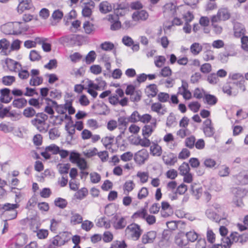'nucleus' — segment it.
Masks as SVG:
<instances>
[{"label": "nucleus", "instance_id": "1", "mask_svg": "<svg viewBox=\"0 0 248 248\" xmlns=\"http://www.w3.org/2000/svg\"><path fill=\"white\" fill-rule=\"evenodd\" d=\"M1 31L5 34H19L27 30L24 23L8 22L1 26Z\"/></svg>", "mask_w": 248, "mask_h": 248}, {"label": "nucleus", "instance_id": "2", "mask_svg": "<svg viewBox=\"0 0 248 248\" xmlns=\"http://www.w3.org/2000/svg\"><path fill=\"white\" fill-rule=\"evenodd\" d=\"M206 214L209 218L218 223L221 220L226 219L228 217L227 214L224 212L223 208L218 204L215 205L213 207L207 210Z\"/></svg>", "mask_w": 248, "mask_h": 248}, {"label": "nucleus", "instance_id": "3", "mask_svg": "<svg viewBox=\"0 0 248 248\" xmlns=\"http://www.w3.org/2000/svg\"><path fill=\"white\" fill-rule=\"evenodd\" d=\"M142 230L140 226L135 223L128 225L125 230V235L129 239L137 241L140 238Z\"/></svg>", "mask_w": 248, "mask_h": 248}, {"label": "nucleus", "instance_id": "4", "mask_svg": "<svg viewBox=\"0 0 248 248\" xmlns=\"http://www.w3.org/2000/svg\"><path fill=\"white\" fill-rule=\"evenodd\" d=\"M48 116L45 113H38L35 117L31 121V124L34 125L40 132H43L47 131V124L46 121Z\"/></svg>", "mask_w": 248, "mask_h": 248}, {"label": "nucleus", "instance_id": "5", "mask_svg": "<svg viewBox=\"0 0 248 248\" xmlns=\"http://www.w3.org/2000/svg\"><path fill=\"white\" fill-rule=\"evenodd\" d=\"M145 124L142 128V135L143 137L149 139L156 128L157 120L151 115L150 120Z\"/></svg>", "mask_w": 248, "mask_h": 248}, {"label": "nucleus", "instance_id": "6", "mask_svg": "<svg viewBox=\"0 0 248 248\" xmlns=\"http://www.w3.org/2000/svg\"><path fill=\"white\" fill-rule=\"evenodd\" d=\"M69 161L73 164H75L81 170H84L88 168L87 162L85 159L81 157L79 153L72 151L69 155Z\"/></svg>", "mask_w": 248, "mask_h": 248}, {"label": "nucleus", "instance_id": "7", "mask_svg": "<svg viewBox=\"0 0 248 248\" xmlns=\"http://www.w3.org/2000/svg\"><path fill=\"white\" fill-rule=\"evenodd\" d=\"M181 7V5L177 6L173 2L166 3L163 7V13L165 16L172 18L174 16H178V11Z\"/></svg>", "mask_w": 248, "mask_h": 248}, {"label": "nucleus", "instance_id": "8", "mask_svg": "<svg viewBox=\"0 0 248 248\" xmlns=\"http://www.w3.org/2000/svg\"><path fill=\"white\" fill-rule=\"evenodd\" d=\"M151 119V115L148 113H145L143 115H140L137 110L134 111L130 115L128 118L130 122L132 123H136L140 122L143 124H145Z\"/></svg>", "mask_w": 248, "mask_h": 248}, {"label": "nucleus", "instance_id": "9", "mask_svg": "<svg viewBox=\"0 0 248 248\" xmlns=\"http://www.w3.org/2000/svg\"><path fill=\"white\" fill-rule=\"evenodd\" d=\"M106 19L110 24V29L111 30L117 31L122 28V23L118 15L108 14L107 16Z\"/></svg>", "mask_w": 248, "mask_h": 248}, {"label": "nucleus", "instance_id": "10", "mask_svg": "<svg viewBox=\"0 0 248 248\" xmlns=\"http://www.w3.org/2000/svg\"><path fill=\"white\" fill-rule=\"evenodd\" d=\"M202 130L206 137H212L215 133V128L211 119H206L202 124Z\"/></svg>", "mask_w": 248, "mask_h": 248}, {"label": "nucleus", "instance_id": "11", "mask_svg": "<svg viewBox=\"0 0 248 248\" xmlns=\"http://www.w3.org/2000/svg\"><path fill=\"white\" fill-rule=\"evenodd\" d=\"M149 155L147 149L143 148L137 152L134 155V160L136 164L141 165L149 158Z\"/></svg>", "mask_w": 248, "mask_h": 248}, {"label": "nucleus", "instance_id": "12", "mask_svg": "<svg viewBox=\"0 0 248 248\" xmlns=\"http://www.w3.org/2000/svg\"><path fill=\"white\" fill-rule=\"evenodd\" d=\"M178 16H181L185 22H191L194 18V16L189 8L185 5H181L178 11Z\"/></svg>", "mask_w": 248, "mask_h": 248}, {"label": "nucleus", "instance_id": "13", "mask_svg": "<svg viewBox=\"0 0 248 248\" xmlns=\"http://www.w3.org/2000/svg\"><path fill=\"white\" fill-rule=\"evenodd\" d=\"M188 84L186 81H182V85L178 89L177 94L182 95L183 98L188 100L192 98V93L188 89Z\"/></svg>", "mask_w": 248, "mask_h": 248}, {"label": "nucleus", "instance_id": "14", "mask_svg": "<svg viewBox=\"0 0 248 248\" xmlns=\"http://www.w3.org/2000/svg\"><path fill=\"white\" fill-rule=\"evenodd\" d=\"M45 100L46 106L44 108V111L50 115V117L51 118L55 113L54 109L55 108L56 101L47 97L45 98Z\"/></svg>", "mask_w": 248, "mask_h": 248}, {"label": "nucleus", "instance_id": "15", "mask_svg": "<svg viewBox=\"0 0 248 248\" xmlns=\"http://www.w3.org/2000/svg\"><path fill=\"white\" fill-rule=\"evenodd\" d=\"M232 181L235 185H246L248 183V175L245 172H240L233 176Z\"/></svg>", "mask_w": 248, "mask_h": 248}, {"label": "nucleus", "instance_id": "16", "mask_svg": "<svg viewBox=\"0 0 248 248\" xmlns=\"http://www.w3.org/2000/svg\"><path fill=\"white\" fill-rule=\"evenodd\" d=\"M148 13L145 10H141L134 12L132 15L133 21L136 22L146 21L149 17Z\"/></svg>", "mask_w": 248, "mask_h": 248}, {"label": "nucleus", "instance_id": "17", "mask_svg": "<svg viewBox=\"0 0 248 248\" xmlns=\"http://www.w3.org/2000/svg\"><path fill=\"white\" fill-rule=\"evenodd\" d=\"M69 217V223L71 226H76L81 224L82 222V216L75 210L70 211Z\"/></svg>", "mask_w": 248, "mask_h": 248}, {"label": "nucleus", "instance_id": "18", "mask_svg": "<svg viewBox=\"0 0 248 248\" xmlns=\"http://www.w3.org/2000/svg\"><path fill=\"white\" fill-rule=\"evenodd\" d=\"M124 96V92L121 88H118L115 91V94H110L108 99V102L111 105L116 106L118 104L119 98H122Z\"/></svg>", "mask_w": 248, "mask_h": 248}, {"label": "nucleus", "instance_id": "19", "mask_svg": "<svg viewBox=\"0 0 248 248\" xmlns=\"http://www.w3.org/2000/svg\"><path fill=\"white\" fill-rule=\"evenodd\" d=\"M222 91L224 93L227 94L229 96H236L238 93V90L235 88L233 82H227L223 87Z\"/></svg>", "mask_w": 248, "mask_h": 248}, {"label": "nucleus", "instance_id": "20", "mask_svg": "<svg viewBox=\"0 0 248 248\" xmlns=\"http://www.w3.org/2000/svg\"><path fill=\"white\" fill-rule=\"evenodd\" d=\"M161 214L163 217H167L173 214V210L169 203L167 202L163 201L161 202Z\"/></svg>", "mask_w": 248, "mask_h": 248}, {"label": "nucleus", "instance_id": "21", "mask_svg": "<svg viewBox=\"0 0 248 248\" xmlns=\"http://www.w3.org/2000/svg\"><path fill=\"white\" fill-rule=\"evenodd\" d=\"M85 6L82 10V16L84 17H90L92 14V9L94 7V2L91 0L84 3Z\"/></svg>", "mask_w": 248, "mask_h": 248}, {"label": "nucleus", "instance_id": "22", "mask_svg": "<svg viewBox=\"0 0 248 248\" xmlns=\"http://www.w3.org/2000/svg\"><path fill=\"white\" fill-rule=\"evenodd\" d=\"M162 159L165 164L170 166L174 165L177 161L176 155L172 153H165Z\"/></svg>", "mask_w": 248, "mask_h": 248}, {"label": "nucleus", "instance_id": "23", "mask_svg": "<svg viewBox=\"0 0 248 248\" xmlns=\"http://www.w3.org/2000/svg\"><path fill=\"white\" fill-rule=\"evenodd\" d=\"M246 33V30L243 25L240 23H236L234 25L233 35L235 38H241L243 36H245Z\"/></svg>", "mask_w": 248, "mask_h": 248}, {"label": "nucleus", "instance_id": "24", "mask_svg": "<svg viewBox=\"0 0 248 248\" xmlns=\"http://www.w3.org/2000/svg\"><path fill=\"white\" fill-rule=\"evenodd\" d=\"M5 63L8 69L12 72H17L21 66L19 62L10 58L5 60Z\"/></svg>", "mask_w": 248, "mask_h": 248}, {"label": "nucleus", "instance_id": "25", "mask_svg": "<svg viewBox=\"0 0 248 248\" xmlns=\"http://www.w3.org/2000/svg\"><path fill=\"white\" fill-rule=\"evenodd\" d=\"M156 237V232L154 231L148 232L144 234L141 238L142 243L146 244L152 243L154 242Z\"/></svg>", "mask_w": 248, "mask_h": 248}, {"label": "nucleus", "instance_id": "26", "mask_svg": "<svg viewBox=\"0 0 248 248\" xmlns=\"http://www.w3.org/2000/svg\"><path fill=\"white\" fill-rule=\"evenodd\" d=\"M0 101L2 103H9L12 99V96L10 95V90L8 88H4L0 91Z\"/></svg>", "mask_w": 248, "mask_h": 248}, {"label": "nucleus", "instance_id": "27", "mask_svg": "<svg viewBox=\"0 0 248 248\" xmlns=\"http://www.w3.org/2000/svg\"><path fill=\"white\" fill-rule=\"evenodd\" d=\"M19 4L17 7L18 13L21 14L24 11L31 8V0H19Z\"/></svg>", "mask_w": 248, "mask_h": 248}, {"label": "nucleus", "instance_id": "28", "mask_svg": "<svg viewBox=\"0 0 248 248\" xmlns=\"http://www.w3.org/2000/svg\"><path fill=\"white\" fill-rule=\"evenodd\" d=\"M136 186L135 183L133 180L126 181L123 185V193L125 195H128L132 192Z\"/></svg>", "mask_w": 248, "mask_h": 248}, {"label": "nucleus", "instance_id": "29", "mask_svg": "<svg viewBox=\"0 0 248 248\" xmlns=\"http://www.w3.org/2000/svg\"><path fill=\"white\" fill-rule=\"evenodd\" d=\"M151 141L149 139L143 137L141 138L140 136H138L135 138L134 144L137 146L140 145L143 147H148L151 145Z\"/></svg>", "mask_w": 248, "mask_h": 248}, {"label": "nucleus", "instance_id": "30", "mask_svg": "<svg viewBox=\"0 0 248 248\" xmlns=\"http://www.w3.org/2000/svg\"><path fill=\"white\" fill-rule=\"evenodd\" d=\"M158 91L157 87L155 84H151L147 86L145 89V92L149 97H155Z\"/></svg>", "mask_w": 248, "mask_h": 248}, {"label": "nucleus", "instance_id": "31", "mask_svg": "<svg viewBox=\"0 0 248 248\" xmlns=\"http://www.w3.org/2000/svg\"><path fill=\"white\" fill-rule=\"evenodd\" d=\"M203 100L205 104L213 106L217 103L218 98L216 96L206 93Z\"/></svg>", "mask_w": 248, "mask_h": 248}, {"label": "nucleus", "instance_id": "32", "mask_svg": "<svg viewBox=\"0 0 248 248\" xmlns=\"http://www.w3.org/2000/svg\"><path fill=\"white\" fill-rule=\"evenodd\" d=\"M71 233L68 232H63L56 235L60 246H63L68 243L71 240Z\"/></svg>", "mask_w": 248, "mask_h": 248}, {"label": "nucleus", "instance_id": "33", "mask_svg": "<svg viewBox=\"0 0 248 248\" xmlns=\"http://www.w3.org/2000/svg\"><path fill=\"white\" fill-rule=\"evenodd\" d=\"M150 151L153 156H160L162 153V147L157 143L154 142L150 146Z\"/></svg>", "mask_w": 248, "mask_h": 248}, {"label": "nucleus", "instance_id": "34", "mask_svg": "<svg viewBox=\"0 0 248 248\" xmlns=\"http://www.w3.org/2000/svg\"><path fill=\"white\" fill-rule=\"evenodd\" d=\"M114 141V137L112 136H106L101 139V142L106 149L111 148Z\"/></svg>", "mask_w": 248, "mask_h": 248}, {"label": "nucleus", "instance_id": "35", "mask_svg": "<svg viewBox=\"0 0 248 248\" xmlns=\"http://www.w3.org/2000/svg\"><path fill=\"white\" fill-rule=\"evenodd\" d=\"M99 10L100 12L104 14L108 13L112 10V6L107 1L101 2L99 5Z\"/></svg>", "mask_w": 248, "mask_h": 248}, {"label": "nucleus", "instance_id": "36", "mask_svg": "<svg viewBox=\"0 0 248 248\" xmlns=\"http://www.w3.org/2000/svg\"><path fill=\"white\" fill-rule=\"evenodd\" d=\"M202 50V46L199 43H193L190 47V50L191 53L194 56L199 55Z\"/></svg>", "mask_w": 248, "mask_h": 248}, {"label": "nucleus", "instance_id": "37", "mask_svg": "<svg viewBox=\"0 0 248 248\" xmlns=\"http://www.w3.org/2000/svg\"><path fill=\"white\" fill-rule=\"evenodd\" d=\"M216 161L211 157H205L203 159V166L208 169H213L217 165Z\"/></svg>", "mask_w": 248, "mask_h": 248}, {"label": "nucleus", "instance_id": "38", "mask_svg": "<svg viewBox=\"0 0 248 248\" xmlns=\"http://www.w3.org/2000/svg\"><path fill=\"white\" fill-rule=\"evenodd\" d=\"M147 215V211L144 208H142L140 210L135 212L132 216L131 217L133 219L138 218L145 219V217Z\"/></svg>", "mask_w": 248, "mask_h": 248}, {"label": "nucleus", "instance_id": "39", "mask_svg": "<svg viewBox=\"0 0 248 248\" xmlns=\"http://www.w3.org/2000/svg\"><path fill=\"white\" fill-rule=\"evenodd\" d=\"M54 203L56 207L63 209L67 207L68 202L66 199L58 197L55 199Z\"/></svg>", "mask_w": 248, "mask_h": 248}, {"label": "nucleus", "instance_id": "40", "mask_svg": "<svg viewBox=\"0 0 248 248\" xmlns=\"http://www.w3.org/2000/svg\"><path fill=\"white\" fill-rule=\"evenodd\" d=\"M74 194V197L78 200L83 199L88 194V190L85 187L78 189Z\"/></svg>", "mask_w": 248, "mask_h": 248}, {"label": "nucleus", "instance_id": "41", "mask_svg": "<svg viewBox=\"0 0 248 248\" xmlns=\"http://www.w3.org/2000/svg\"><path fill=\"white\" fill-rule=\"evenodd\" d=\"M126 218L125 217H121L116 222L114 223L113 227L117 230L123 229L126 226Z\"/></svg>", "mask_w": 248, "mask_h": 248}, {"label": "nucleus", "instance_id": "42", "mask_svg": "<svg viewBox=\"0 0 248 248\" xmlns=\"http://www.w3.org/2000/svg\"><path fill=\"white\" fill-rule=\"evenodd\" d=\"M71 120L72 117L68 114L60 115L55 117L54 123L57 125H61L64 121L67 120L70 121Z\"/></svg>", "mask_w": 248, "mask_h": 248}, {"label": "nucleus", "instance_id": "43", "mask_svg": "<svg viewBox=\"0 0 248 248\" xmlns=\"http://www.w3.org/2000/svg\"><path fill=\"white\" fill-rule=\"evenodd\" d=\"M206 92L202 88H196L193 91V97L198 99L204 98Z\"/></svg>", "mask_w": 248, "mask_h": 248}, {"label": "nucleus", "instance_id": "44", "mask_svg": "<svg viewBox=\"0 0 248 248\" xmlns=\"http://www.w3.org/2000/svg\"><path fill=\"white\" fill-rule=\"evenodd\" d=\"M196 141V138L194 135H191L186 138L185 140V145L190 149L194 147Z\"/></svg>", "mask_w": 248, "mask_h": 248}, {"label": "nucleus", "instance_id": "45", "mask_svg": "<svg viewBox=\"0 0 248 248\" xmlns=\"http://www.w3.org/2000/svg\"><path fill=\"white\" fill-rule=\"evenodd\" d=\"M166 62V59L164 56H156L154 59L155 65L158 68L162 67L165 64Z\"/></svg>", "mask_w": 248, "mask_h": 248}, {"label": "nucleus", "instance_id": "46", "mask_svg": "<svg viewBox=\"0 0 248 248\" xmlns=\"http://www.w3.org/2000/svg\"><path fill=\"white\" fill-rule=\"evenodd\" d=\"M27 103L26 99L23 98H20L15 99L13 101L12 104L14 107L21 108L25 106Z\"/></svg>", "mask_w": 248, "mask_h": 248}, {"label": "nucleus", "instance_id": "47", "mask_svg": "<svg viewBox=\"0 0 248 248\" xmlns=\"http://www.w3.org/2000/svg\"><path fill=\"white\" fill-rule=\"evenodd\" d=\"M215 59L214 51L211 49H206L203 53V59L205 61L214 60Z\"/></svg>", "mask_w": 248, "mask_h": 248}, {"label": "nucleus", "instance_id": "48", "mask_svg": "<svg viewBox=\"0 0 248 248\" xmlns=\"http://www.w3.org/2000/svg\"><path fill=\"white\" fill-rule=\"evenodd\" d=\"M217 14L222 21H225L230 17V14L227 9L221 8L218 10Z\"/></svg>", "mask_w": 248, "mask_h": 248}, {"label": "nucleus", "instance_id": "49", "mask_svg": "<svg viewBox=\"0 0 248 248\" xmlns=\"http://www.w3.org/2000/svg\"><path fill=\"white\" fill-rule=\"evenodd\" d=\"M98 149L96 147H93L87 149L83 152V155L87 158H91L97 155Z\"/></svg>", "mask_w": 248, "mask_h": 248}, {"label": "nucleus", "instance_id": "50", "mask_svg": "<svg viewBox=\"0 0 248 248\" xmlns=\"http://www.w3.org/2000/svg\"><path fill=\"white\" fill-rule=\"evenodd\" d=\"M149 194L148 188L146 187H142L138 192L137 198L140 200L145 199L148 196Z\"/></svg>", "mask_w": 248, "mask_h": 248}, {"label": "nucleus", "instance_id": "51", "mask_svg": "<svg viewBox=\"0 0 248 248\" xmlns=\"http://www.w3.org/2000/svg\"><path fill=\"white\" fill-rule=\"evenodd\" d=\"M233 84L235 88H237L238 90H240L241 92H244L246 91V81L245 79L241 80L240 81H234Z\"/></svg>", "mask_w": 248, "mask_h": 248}, {"label": "nucleus", "instance_id": "52", "mask_svg": "<svg viewBox=\"0 0 248 248\" xmlns=\"http://www.w3.org/2000/svg\"><path fill=\"white\" fill-rule=\"evenodd\" d=\"M178 170L179 171V174L180 175L186 174V173H188L190 171V168L188 164L186 162H184L179 167Z\"/></svg>", "mask_w": 248, "mask_h": 248}, {"label": "nucleus", "instance_id": "53", "mask_svg": "<svg viewBox=\"0 0 248 248\" xmlns=\"http://www.w3.org/2000/svg\"><path fill=\"white\" fill-rule=\"evenodd\" d=\"M93 226L94 224L93 222L89 220H82V222L81 223V229L86 232L90 231L92 228H93Z\"/></svg>", "mask_w": 248, "mask_h": 248}, {"label": "nucleus", "instance_id": "54", "mask_svg": "<svg viewBox=\"0 0 248 248\" xmlns=\"http://www.w3.org/2000/svg\"><path fill=\"white\" fill-rule=\"evenodd\" d=\"M15 80V77L12 76H6L2 78V82L6 86L11 85Z\"/></svg>", "mask_w": 248, "mask_h": 248}, {"label": "nucleus", "instance_id": "55", "mask_svg": "<svg viewBox=\"0 0 248 248\" xmlns=\"http://www.w3.org/2000/svg\"><path fill=\"white\" fill-rule=\"evenodd\" d=\"M23 114L26 118H31L36 115V111L31 107H28L24 109Z\"/></svg>", "mask_w": 248, "mask_h": 248}, {"label": "nucleus", "instance_id": "56", "mask_svg": "<svg viewBox=\"0 0 248 248\" xmlns=\"http://www.w3.org/2000/svg\"><path fill=\"white\" fill-rule=\"evenodd\" d=\"M137 176L140 179L142 184H144L148 180L149 173L148 172L138 171L137 173Z\"/></svg>", "mask_w": 248, "mask_h": 248}, {"label": "nucleus", "instance_id": "57", "mask_svg": "<svg viewBox=\"0 0 248 248\" xmlns=\"http://www.w3.org/2000/svg\"><path fill=\"white\" fill-rule=\"evenodd\" d=\"M127 245L124 240L114 241L110 245L109 248H127Z\"/></svg>", "mask_w": 248, "mask_h": 248}, {"label": "nucleus", "instance_id": "58", "mask_svg": "<svg viewBox=\"0 0 248 248\" xmlns=\"http://www.w3.org/2000/svg\"><path fill=\"white\" fill-rule=\"evenodd\" d=\"M43 81V78L41 77H32L30 80V84L33 86H38L42 83Z\"/></svg>", "mask_w": 248, "mask_h": 248}, {"label": "nucleus", "instance_id": "59", "mask_svg": "<svg viewBox=\"0 0 248 248\" xmlns=\"http://www.w3.org/2000/svg\"><path fill=\"white\" fill-rule=\"evenodd\" d=\"M187 240L188 242H194L198 238V234L194 231H190L186 234Z\"/></svg>", "mask_w": 248, "mask_h": 248}, {"label": "nucleus", "instance_id": "60", "mask_svg": "<svg viewBox=\"0 0 248 248\" xmlns=\"http://www.w3.org/2000/svg\"><path fill=\"white\" fill-rule=\"evenodd\" d=\"M230 169L226 165H222L219 169L218 174L220 177H226L230 174Z\"/></svg>", "mask_w": 248, "mask_h": 248}, {"label": "nucleus", "instance_id": "61", "mask_svg": "<svg viewBox=\"0 0 248 248\" xmlns=\"http://www.w3.org/2000/svg\"><path fill=\"white\" fill-rule=\"evenodd\" d=\"M90 179L91 183L97 184L101 181V177L97 172H92L90 174Z\"/></svg>", "mask_w": 248, "mask_h": 248}, {"label": "nucleus", "instance_id": "62", "mask_svg": "<svg viewBox=\"0 0 248 248\" xmlns=\"http://www.w3.org/2000/svg\"><path fill=\"white\" fill-rule=\"evenodd\" d=\"M40 226V223L36 219L31 218L30 223V228L33 232H35Z\"/></svg>", "mask_w": 248, "mask_h": 248}, {"label": "nucleus", "instance_id": "63", "mask_svg": "<svg viewBox=\"0 0 248 248\" xmlns=\"http://www.w3.org/2000/svg\"><path fill=\"white\" fill-rule=\"evenodd\" d=\"M83 29L87 34L92 33L94 31V25L89 21H86L83 24Z\"/></svg>", "mask_w": 248, "mask_h": 248}, {"label": "nucleus", "instance_id": "64", "mask_svg": "<svg viewBox=\"0 0 248 248\" xmlns=\"http://www.w3.org/2000/svg\"><path fill=\"white\" fill-rule=\"evenodd\" d=\"M188 107L192 112L196 113L199 110L201 105L198 101H193L188 104Z\"/></svg>", "mask_w": 248, "mask_h": 248}]
</instances>
